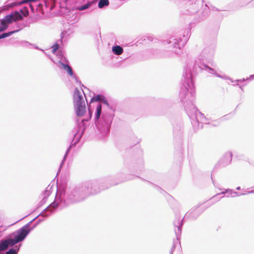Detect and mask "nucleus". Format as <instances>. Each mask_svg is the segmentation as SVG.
Masks as SVG:
<instances>
[{
	"instance_id": "cd10ccee",
	"label": "nucleus",
	"mask_w": 254,
	"mask_h": 254,
	"mask_svg": "<svg viewBox=\"0 0 254 254\" xmlns=\"http://www.w3.org/2000/svg\"><path fill=\"white\" fill-rule=\"evenodd\" d=\"M143 165L141 164L140 165L138 169H137L136 171H138L139 172H141L142 171H143Z\"/></svg>"
},
{
	"instance_id": "a878e982",
	"label": "nucleus",
	"mask_w": 254,
	"mask_h": 254,
	"mask_svg": "<svg viewBox=\"0 0 254 254\" xmlns=\"http://www.w3.org/2000/svg\"><path fill=\"white\" fill-rule=\"evenodd\" d=\"M224 118H225V116H224V117H222L221 118H220V119H219V120H218L214 121V123H217V124H220V122H221V121H223V119H224Z\"/></svg>"
},
{
	"instance_id": "f3484780",
	"label": "nucleus",
	"mask_w": 254,
	"mask_h": 254,
	"mask_svg": "<svg viewBox=\"0 0 254 254\" xmlns=\"http://www.w3.org/2000/svg\"><path fill=\"white\" fill-rule=\"evenodd\" d=\"M112 51L114 55L119 56L124 52L123 48L119 45H115L112 47Z\"/></svg>"
},
{
	"instance_id": "473e14b6",
	"label": "nucleus",
	"mask_w": 254,
	"mask_h": 254,
	"mask_svg": "<svg viewBox=\"0 0 254 254\" xmlns=\"http://www.w3.org/2000/svg\"><path fill=\"white\" fill-rule=\"evenodd\" d=\"M148 40H150V41H153V37H151V36H150V37H148Z\"/></svg>"
},
{
	"instance_id": "a211bd4d",
	"label": "nucleus",
	"mask_w": 254,
	"mask_h": 254,
	"mask_svg": "<svg viewBox=\"0 0 254 254\" xmlns=\"http://www.w3.org/2000/svg\"><path fill=\"white\" fill-rule=\"evenodd\" d=\"M20 246L21 245H19V246H15L14 248H10L6 252L5 254H17L19 251Z\"/></svg>"
},
{
	"instance_id": "20e7f679",
	"label": "nucleus",
	"mask_w": 254,
	"mask_h": 254,
	"mask_svg": "<svg viewBox=\"0 0 254 254\" xmlns=\"http://www.w3.org/2000/svg\"><path fill=\"white\" fill-rule=\"evenodd\" d=\"M190 35L191 27L189 26L188 28L184 30L181 36H174L170 37L166 41L164 40V44H168L169 48L171 50L164 52L162 54V57L165 58H171L180 54L183 47L189 39Z\"/></svg>"
},
{
	"instance_id": "f03ea898",
	"label": "nucleus",
	"mask_w": 254,
	"mask_h": 254,
	"mask_svg": "<svg viewBox=\"0 0 254 254\" xmlns=\"http://www.w3.org/2000/svg\"><path fill=\"white\" fill-rule=\"evenodd\" d=\"M102 189L96 181L86 182L79 186L65 189L61 190L60 186L57 187L55 200L40 215H49L57 208L62 209L70 204L82 201L90 195L100 192Z\"/></svg>"
},
{
	"instance_id": "7c9ffc66",
	"label": "nucleus",
	"mask_w": 254,
	"mask_h": 254,
	"mask_svg": "<svg viewBox=\"0 0 254 254\" xmlns=\"http://www.w3.org/2000/svg\"><path fill=\"white\" fill-rule=\"evenodd\" d=\"M236 85H238V86L241 88V89L242 90H243V86H242L240 85L239 84V83H236Z\"/></svg>"
},
{
	"instance_id": "a19ab883",
	"label": "nucleus",
	"mask_w": 254,
	"mask_h": 254,
	"mask_svg": "<svg viewBox=\"0 0 254 254\" xmlns=\"http://www.w3.org/2000/svg\"><path fill=\"white\" fill-rule=\"evenodd\" d=\"M212 126H216V124H212Z\"/></svg>"
},
{
	"instance_id": "c85d7f7f",
	"label": "nucleus",
	"mask_w": 254,
	"mask_h": 254,
	"mask_svg": "<svg viewBox=\"0 0 254 254\" xmlns=\"http://www.w3.org/2000/svg\"><path fill=\"white\" fill-rule=\"evenodd\" d=\"M32 46H34L35 49H38V50H41V51H42L43 52H44V51L43 50L39 48L37 46H35V45H33Z\"/></svg>"
},
{
	"instance_id": "412c9836",
	"label": "nucleus",
	"mask_w": 254,
	"mask_h": 254,
	"mask_svg": "<svg viewBox=\"0 0 254 254\" xmlns=\"http://www.w3.org/2000/svg\"><path fill=\"white\" fill-rule=\"evenodd\" d=\"M201 212L197 213V210L196 209L193 210L192 211H190L188 213V215H190V216L193 218L195 219L200 214Z\"/></svg>"
},
{
	"instance_id": "72a5a7b5",
	"label": "nucleus",
	"mask_w": 254,
	"mask_h": 254,
	"mask_svg": "<svg viewBox=\"0 0 254 254\" xmlns=\"http://www.w3.org/2000/svg\"><path fill=\"white\" fill-rule=\"evenodd\" d=\"M254 193V190L248 191V193Z\"/></svg>"
},
{
	"instance_id": "423d86ee",
	"label": "nucleus",
	"mask_w": 254,
	"mask_h": 254,
	"mask_svg": "<svg viewBox=\"0 0 254 254\" xmlns=\"http://www.w3.org/2000/svg\"><path fill=\"white\" fill-rule=\"evenodd\" d=\"M84 121V120H82L80 122H77L76 126L73 129L72 131V134H73V141H75L74 143L71 144L66 149L62 162L61 163L60 170L65 161L71 147L75 146L82 136L85 130V126Z\"/></svg>"
},
{
	"instance_id": "7ed1b4c3",
	"label": "nucleus",
	"mask_w": 254,
	"mask_h": 254,
	"mask_svg": "<svg viewBox=\"0 0 254 254\" xmlns=\"http://www.w3.org/2000/svg\"><path fill=\"white\" fill-rule=\"evenodd\" d=\"M114 106L103 107L97 104L94 114V123L98 130L103 135L109 134L114 117Z\"/></svg>"
},
{
	"instance_id": "c756f323",
	"label": "nucleus",
	"mask_w": 254,
	"mask_h": 254,
	"mask_svg": "<svg viewBox=\"0 0 254 254\" xmlns=\"http://www.w3.org/2000/svg\"><path fill=\"white\" fill-rule=\"evenodd\" d=\"M248 191H245L244 192H243V193H240V194H241V195H246V194H248Z\"/></svg>"
},
{
	"instance_id": "c9c22d12",
	"label": "nucleus",
	"mask_w": 254,
	"mask_h": 254,
	"mask_svg": "<svg viewBox=\"0 0 254 254\" xmlns=\"http://www.w3.org/2000/svg\"><path fill=\"white\" fill-rule=\"evenodd\" d=\"M89 113L90 114V118H91V111L89 108Z\"/></svg>"
},
{
	"instance_id": "0eeeda50",
	"label": "nucleus",
	"mask_w": 254,
	"mask_h": 254,
	"mask_svg": "<svg viewBox=\"0 0 254 254\" xmlns=\"http://www.w3.org/2000/svg\"><path fill=\"white\" fill-rule=\"evenodd\" d=\"M73 102L76 115L78 117L82 116L85 113L86 107L82 96L77 88L74 91Z\"/></svg>"
},
{
	"instance_id": "79ce46f5",
	"label": "nucleus",
	"mask_w": 254,
	"mask_h": 254,
	"mask_svg": "<svg viewBox=\"0 0 254 254\" xmlns=\"http://www.w3.org/2000/svg\"><path fill=\"white\" fill-rule=\"evenodd\" d=\"M36 16H39V15L37 14V15H36Z\"/></svg>"
},
{
	"instance_id": "1a4fd4ad",
	"label": "nucleus",
	"mask_w": 254,
	"mask_h": 254,
	"mask_svg": "<svg viewBox=\"0 0 254 254\" xmlns=\"http://www.w3.org/2000/svg\"><path fill=\"white\" fill-rule=\"evenodd\" d=\"M233 153L231 151L226 152L220 159L218 164L220 167H225L229 165L232 160Z\"/></svg>"
},
{
	"instance_id": "5701e85b",
	"label": "nucleus",
	"mask_w": 254,
	"mask_h": 254,
	"mask_svg": "<svg viewBox=\"0 0 254 254\" xmlns=\"http://www.w3.org/2000/svg\"><path fill=\"white\" fill-rule=\"evenodd\" d=\"M20 45L25 47H28L29 46L33 45L32 44L30 43L29 42L26 41H21L20 42Z\"/></svg>"
},
{
	"instance_id": "58836bf2",
	"label": "nucleus",
	"mask_w": 254,
	"mask_h": 254,
	"mask_svg": "<svg viewBox=\"0 0 254 254\" xmlns=\"http://www.w3.org/2000/svg\"><path fill=\"white\" fill-rule=\"evenodd\" d=\"M119 176V175L118 174L116 176H115V179L118 178Z\"/></svg>"
},
{
	"instance_id": "bb28decb",
	"label": "nucleus",
	"mask_w": 254,
	"mask_h": 254,
	"mask_svg": "<svg viewBox=\"0 0 254 254\" xmlns=\"http://www.w3.org/2000/svg\"><path fill=\"white\" fill-rule=\"evenodd\" d=\"M153 186L156 189V190H158L159 191H160V192H162L164 191L161 188H160L159 187L155 186L154 185H153Z\"/></svg>"
},
{
	"instance_id": "6ab92c4d",
	"label": "nucleus",
	"mask_w": 254,
	"mask_h": 254,
	"mask_svg": "<svg viewBox=\"0 0 254 254\" xmlns=\"http://www.w3.org/2000/svg\"><path fill=\"white\" fill-rule=\"evenodd\" d=\"M19 30H13L12 31L8 32H6V33H3L0 34V39L9 37V36H11L12 34H13V33L17 32Z\"/></svg>"
},
{
	"instance_id": "e433bc0d",
	"label": "nucleus",
	"mask_w": 254,
	"mask_h": 254,
	"mask_svg": "<svg viewBox=\"0 0 254 254\" xmlns=\"http://www.w3.org/2000/svg\"><path fill=\"white\" fill-rule=\"evenodd\" d=\"M250 77L252 78H254V74L250 75Z\"/></svg>"
},
{
	"instance_id": "39448f33",
	"label": "nucleus",
	"mask_w": 254,
	"mask_h": 254,
	"mask_svg": "<svg viewBox=\"0 0 254 254\" xmlns=\"http://www.w3.org/2000/svg\"><path fill=\"white\" fill-rule=\"evenodd\" d=\"M37 17H4L0 19V33L7 29L9 24L16 22L19 29L37 20Z\"/></svg>"
},
{
	"instance_id": "f8f14e48",
	"label": "nucleus",
	"mask_w": 254,
	"mask_h": 254,
	"mask_svg": "<svg viewBox=\"0 0 254 254\" xmlns=\"http://www.w3.org/2000/svg\"><path fill=\"white\" fill-rule=\"evenodd\" d=\"M63 26L66 28L67 26L72 25L79 20V17H63Z\"/></svg>"
},
{
	"instance_id": "aec40b11",
	"label": "nucleus",
	"mask_w": 254,
	"mask_h": 254,
	"mask_svg": "<svg viewBox=\"0 0 254 254\" xmlns=\"http://www.w3.org/2000/svg\"><path fill=\"white\" fill-rule=\"evenodd\" d=\"M109 4V0H100L98 3V6L99 8H103L104 6L108 5Z\"/></svg>"
},
{
	"instance_id": "6e6552de",
	"label": "nucleus",
	"mask_w": 254,
	"mask_h": 254,
	"mask_svg": "<svg viewBox=\"0 0 254 254\" xmlns=\"http://www.w3.org/2000/svg\"><path fill=\"white\" fill-rule=\"evenodd\" d=\"M58 66L60 68H63L66 71L68 75L73 76L76 83H79V84L81 83L80 81L78 80L77 77L74 74L71 67L69 65L68 61L65 58L61 59V61L58 62Z\"/></svg>"
},
{
	"instance_id": "f257e3e1",
	"label": "nucleus",
	"mask_w": 254,
	"mask_h": 254,
	"mask_svg": "<svg viewBox=\"0 0 254 254\" xmlns=\"http://www.w3.org/2000/svg\"><path fill=\"white\" fill-rule=\"evenodd\" d=\"M213 55V48L210 47L204 48L194 62H190L187 64L182 78L183 86L181 89L180 98L195 131L202 128V125L200 124H210L209 122L211 120L210 118L198 112L193 104L195 96L193 78L199 71L205 70L218 77L229 79L232 82H235L237 83L244 82L249 79V78H243L234 81L227 76H222L216 73L213 68L208 66L206 64L211 63Z\"/></svg>"
},
{
	"instance_id": "9b49d317",
	"label": "nucleus",
	"mask_w": 254,
	"mask_h": 254,
	"mask_svg": "<svg viewBox=\"0 0 254 254\" xmlns=\"http://www.w3.org/2000/svg\"><path fill=\"white\" fill-rule=\"evenodd\" d=\"M183 219L181 217L176 218L174 222L175 233L177 238V241H178L181 237L182 233V228L183 226Z\"/></svg>"
},
{
	"instance_id": "2f4dec72",
	"label": "nucleus",
	"mask_w": 254,
	"mask_h": 254,
	"mask_svg": "<svg viewBox=\"0 0 254 254\" xmlns=\"http://www.w3.org/2000/svg\"><path fill=\"white\" fill-rule=\"evenodd\" d=\"M250 2H251L252 5H253L254 6V0H251Z\"/></svg>"
},
{
	"instance_id": "dca6fc26",
	"label": "nucleus",
	"mask_w": 254,
	"mask_h": 254,
	"mask_svg": "<svg viewBox=\"0 0 254 254\" xmlns=\"http://www.w3.org/2000/svg\"><path fill=\"white\" fill-rule=\"evenodd\" d=\"M67 32L65 30L63 31L61 34V39L59 40L52 47L53 48V53H55L59 48V44L58 43L59 42H60L61 43L63 42L64 39V38L65 35L66 34Z\"/></svg>"
},
{
	"instance_id": "4468645a",
	"label": "nucleus",
	"mask_w": 254,
	"mask_h": 254,
	"mask_svg": "<svg viewBox=\"0 0 254 254\" xmlns=\"http://www.w3.org/2000/svg\"><path fill=\"white\" fill-rule=\"evenodd\" d=\"M183 131V127L182 124H177L173 126V134L175 137H180Z\"/></svg>"
},
{
	"instance_id": "ea45409f",
	"label": "nucleus",
	"mask_w": 254,
	"mask_h": 254,
	"mask_svg": "<svg viewBox=\"0 0 254 254\" xmlns=\"http://www.w3.org/2000/svg\"><path fill=\"white\" fill-rule=\"evenodd\" d=\"M82 86L84 88H86V87H85V86H84V85L82 84Z\"/></svg>"
},
{
	"instance_id": "393cba45",
	"label": "nucleus",
	"mask_w": 254,
	"mask_h": 254,
	"mask_svg": "<svg viewBox=\"0 0 254 254\" xmlns=\"http://www.w3.org/2000/svg\"><path fill=\"white\" fill-rule=\"evenodd\" d=\"M176 243H177V242H176ZM175 248H176V242L174 241L173 242V246H172L171 249L170 250V254H173V252L174 251V250L175 249Z\"/></svg>"
},
{
	"instance_id": "2eb2a0df",
	"label": "nucleus",
	"mask_w": 254,
	"mask_h": 254,
	"mask_svg": "<svg viewBox=\"0 0 254 254\" xmlns=\"http://www.w3.org/2000/svg\"><path fill=\"white\" fill-rule=\"evenodd\" d=\"M52 186L49 185L44 191L42 193L43 198L41 201L40 203L41 205L43 204L46 201L47 198L50 195L51 193Z\"/></svg>"
},
{
	"instance_id": "b1692460",
	"label": "nucleus",
	"mask_w": 254,
	"mask_h": 254,
	"mask_svg": "<svg viewBox=\"0 0 254 254\" xmlns=\"http://www.w3.org/2000/svg\"><path fill=\"white\" fill-rule=\"evenodd\" d=\"M124 181H125V179H124V178H121L119 180H118L116 182H113L111 185L112 186H114V185H117L120 183H121L122 182H124Z\"/></svg>"
},
{
	"instance_id": "4c0bfd02",
	"label": "nucleus",
	"mask_w": 254,
	"mask_h": 254,
	"mask_svg": "<svg viewBox=\"0 0 254 254\" xmlns=\"http://www.w3.org/2000/svg\"><path fill=\"white\" fill-rule=\"evenodd\" d=\"M236 190H241V187H238L236 188Z\"/></svg>"
},
{
	"instance_id": "4be33fe9",
	"label": "nucleus",
	"mask_w": 254,
	"mask_h": 254,
	"mask_svg": "<svg viewBox=\"0 0 254 254\" xmlns=\"http://www.w3.org/2000/svg\"><path fill=\"white\" fill-rule=\"evenodd\" d=\"M53 211H53L51 213V214L49 215V216H50V215L52 213V212H53ZM42 216V217H48V216H49V215H48V216H47V215L41 216V215H40V214L38 216H37V217H35V218H34V219H33V220H33V221H32V222L30 224H30H31V223H32V222H33V221H34V220H35L37 218V217H38V216ZM43 220H44L43 219H39L38 220V221H39V222H37L36 224H35L34 225V226L33 227H30V226H29V227H30V228H33V229H32V230H33V229H34V228H35V227L38 225V224L39 222H42V221H43Z\"/></svg>"
},
{
	"instance_id": "9d476101",
	"label": "nucleus",
	"mask_w": 254,
	"mask_h": 254,
	"mask_svg": "<svg viewBox=\"0 0 254 254\" xmlns=\"http://www.w3.org/2000/svg\"><path fill=\"white\" fill-rule=\"evenodd\" d=\"M91 102H98L97 104H100L101 105V106L103 107H112L114 106L113 105H112L110 104V103L108 102V100L106 99V98L102 95H97L96 96H95L93 97L91 99Z\"/></svg>"
},
{
	"instance_id": "ddd939ff",
	"label": "nucleus",
	"mask_w": 254,
	"mask_h": 254,
	"mask_svg": "<svg viewBox=\"0 0 254 254\" xmlns=\"http://www.w3.org/2000/svg\"><path fill=\"white\" fill-rule=\"evenodd\" d=\"M228 194L226 195V197H228L229 196H231L232 197H235L236 196H239L241 195L240 193L237 192L236 191H233L231 189L225 190V191H222L221 192L218 193L217 194L214 196L212 199H216L218 197V196L221 194Z\"/></svg>"
},
{
	"instance_id": "f704fd0d",
	"label": "nucleus",
	"mask_w": 254,
	"mask_h": 254,
	"mask_svg": "<svg viewBox=\"0 0 254 254\" xmlns=\"http://www.w3.org/2000/svg\"><path fill=\"white\" fill-rule=\"evenodd\" d=\"M85 1V0H82L80 3V5H83L84 4H82V3L83 2H84Z\"/></svg>"
}]
</instances>
